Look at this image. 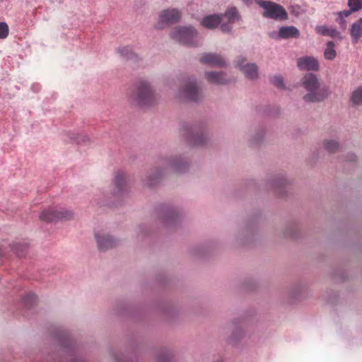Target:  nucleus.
Here are the masks:
<instances>
[{
  "label": "nucleus",
  "instance_id": "cd10ccee",
  "mask_svg": "<svg viewBox=\"0 0 362 362\" xmlns=\"http://www.w3.org/2000/svg\"><path fill=\"white\" fill-rule=\"evenodd\" d=\"M20 247H21V251L18 250L17 247H14L13 250L15 251V252L17 253L18 255L22 256L23 255V252L26 250L27 247L25 245H21Z\"/></svg>",
  "mask_w": 362,
  "mask_h": 362
},
{
  "label": "nucleus",
  "instance_id": "0eeeda50",
  "mask_svg": "<svg viewBox=\"0 0 362 362\" xmlns=\"http://www.w3.org/2000/svg\"><path fill=\"white\" fill-rule=\"evenodd\" d=\"M221 29L224 33L230 32L232 25L240 20V16L235 7L229 8L223 15H221Z\"/></svg>",
  "mask_w": 362,
  "mask_h": 362
},
{
  "label": "nucleus",
  "instance_id": "2f4dec72",
  "mask_svg": "<svg viewBox=\"0 0 362 362\" xmlns=\"http://www.w3.org/2000/svg\"><path fill=\"white\" fill-rule=\"evenodd\" d=\"M355 159V156L354 155H352L351 156V160H354Z\"/></svg>",
  "mask_w": 362,
  "mask_h": 362
},
{
  "label": "nucleus",
  "instance_id": "f8f14e48",
  "mask_svg": "<svg viewBox=\"0 0 362 362\" xmlns=\"http://www.w3.org/2000/svg\"><path fill=\"white\" fill-rule=\"evenodd\" d=\"M95 236L98 247L100 250H107L115 245V240L109 235L103 233H96Z\"/></svg>",
  "mask_w": 362,
  "mask_h": 362
},
{
  "label": "nucleus",
  "instance_id": "473e14b6",
  "mask_svg": "<svg viewBox=\"0 0 362 362\" xmlns=\"http://www.w3.org/2000/svg\"><path fill=\"white\" fill-rule=\"evenodd\" d=\"M173 166H174V168H175V169H177V165H174V164H173Z\"/></svg>",
  "mask_w": 362,
  "mask_h": 362
},
{
  "label": "nucleus",
  "instance_id": "7c9ffc66",
  "mask_svg": "<svg viewBox=\"0 0 362 362\" xmlns=\"http://www.w3.org/2000/svg\"><path fill=\"white\" fill-rule=\"evenodd\" d=\"M32 88H33V90L34 91L37 92V90H38V88H39V86H38V85H33V86H32Z\"/></svg>",
  "mask_w": 362,
  "mask_h": 362
},
{
  "label": "nucleus",
  "instance_id": "f257e3e1",
  "mask_svg": "<svg viewBox=\"0 0 362 362\" xmlns=\"http://www.w3.org/2000/svg\"><path fill=\"white\" fill-rule=\"evenodd\" d=\"M302 85L308 93L303 97L306 103H317L322 101L328 95L327 88H319V81L317 76L313 74H308L302 79Z\"/></svg>",
  "mask_w": 362,
  "mask_h": 362
},
{
  "label": "nucleus",
  "instance_id": "bb28decb",
  "mask_svg": "<svg viewBox=\"0 0 362 362\" xmlns=\"http://www.w3.org/2000/svg\"><path fill=\"white\" fill-rule=\"evenodd\" d=\"M192 143L194 145H199L202 143V135H197L194 138L192 139Z\"/></svg>",
  "mask_w": 362,
  "mask_h": 362
},
{
  "label": "nucleus",
  "instance_id": "6ab92c4d",
  "mask_svg": "<svg viewBox=\"0 0 362 362\" xmlns=\"http://www.w3.org/2000/svg\"><path fill=\"white\" fill-rule=\"evenodd\" d=\"M324 56L326 59L333 60L336 56L337 52L334 49V44L332 41H329L327 44V47L324 52Z\"/></svg>",
  "mask_w": 362,
  "mask_h": 362
},
{
  "label": "nucleus",
  "instance_id": "39448f33",
  "mask_svg": "<svg viewBox=\"0 0 362 362\" xmlns=\"http://www.w3.org/2000/svg\"><path fill=\"white\" fill-rule=\"evenodd\" d=\"M181 18V12L177 8H168L162 11L158 18L156 28L163 29L178 22Z\"/></svg>",
  "mask_w": 362,
  "mask_h": 362
},
{
  "label": "nucleus",
  "instance_id": "5701e85b",
  "mask_svg": "<svg viewBox=\"0 0 362 362\" xmlns=\"http://www.w3.org/2000/svg\"><path fill=\"white\" fill-rule=\"evenodd\" d=\"M325 148L327 151L333 153L338 149L339 144L335 141H327L325 142Z\"/></svg>",
  "mask_w": 362,
  "mask_h": 362
},
{
  "label": "nucleus",
  "instance_id": "dca6fc26",
  "mask_svg": "<svg viewBox=\"0 0 362 362\" xmlns=\"http://www.w3.org/2000/svg\"><path fill=\"white\" fill-rule=\"evenodd\" d=\"M315 30L318 34L324 36H329L331 37H337L339 36V33L333 27L317 25L315 28Z\"/></svg>",
  "mask_w": 362,
  "mask_h": 362
},
{
  "label": "nucleus",
  "instance_id": "423d86ee",
  "mask_svg": "<svg viewBox=\"0 0 362 362\" xmlns=\"http://www.w3.org/2000/svg\"><path fill=\"white\" fill-rule=\"evenodd\" d=\"M154 100L153 93L146 81H142L137 87L135 100L140 105H151Z\"/></svg>",
  "mask_w": 362,
  "mask_h": 362
},
{
  "label": "nucleus",
  "instance_id": "20e7f679",
  "mask_svg": "<svg viewBox=\"0 0 362 362\" xmlns=\"http://www.w3.org/2000/svg\"><path fill=\"white\" fill-rule=\"evenodd\" d=\"M73 216V213L64 208L49 207L40 214V218L45 222L69 220Z\"/></svg>",
  "mask_w": 362,
  "mask_h": 362
},
{
  "label": "nucleus",
  "instance_id": "9b49d317",
  "mask_svg": "<svg viewBox=\"0 0 362 362\" xmlns=\"http://www.w3.org/2000/svg\"><path fill=\"white\" fill-rule=\"evenodd\" d=\"M298 66L301 70L317 71L319 69L318 61L313 57H304L298 59Z\"/></svg>",
  "mask_w": 362,
  "mask_h": 362
},
{
  "label": "nucleus",
  "instance_id": "c85d7f7f",
  "mask_svg": "<svg viewBox=\"0 0 362 362\" xmlns=\"http://www.w3.org/2000/svg\"><path fill=\"white\" fill-rule=\"evenodd\" d=\"M254 0H243V1L244 2V4H247V5H249L250 4L252 3Z\"/></svg>",
  "mask_w": 362,
  "mask_h": 362
},
{
  "label": "nucleus",
  "instance_id": "f3484780",
  "mask_svg": "<svg viewBox=\"0 0 362 362\" xmlns=\"http://www.w3.org/2000/svg\"><path fill=\"white\" fill-rule=\"evenodd\" d=\"M350 33L354 42H357L362 36V18L353 23Z\"/></svg>",
  "mask_w": 362,
  "mask_h": 362
},
{
  "label": "nucleus",
  "instance_id": "4468645a",
  "mask_svg": "<svg viewBox=\"0 0 362 362\" xmlns=\"http://www.w3.org/2000/svg\"><path fill=\"white\" fill-rule=\"evenodd\" d=\"M221 17L218 14H212L205 16L201 21V24L209 29L216 28L221 24Z\"/></svg>",
  "mask_w": 362,
  "mask_h": 362
},
{
  "label": "nucleus",
  "instance_id": "412c9836",
  "mask_svg": "<svg viewBox=\"0 0 362 362\" xmlns=\"http://www.w3.org/2000/svg\"><path fill=\"white\" fill-rule=\"evenodd\" d=\"M351 11L349 10H344L342 11L337 12L336 14L337 16V21L342 26L345 25V20L344 18L349 17L351 13Z\"/></svg>",
  "mask_w": 362,
  "mask_h": 362
},
{
  "label": "nucleus",
  "instance_id": "a211bd4d",
  "mask_svg": "<svg viewBox=\"0 0 362 362\" xmlns=\"http://www.w3.org/2000/svg\"><path fill=\"white\" fill-rule=\"evenodd\" d=\"M206 78L209 82L215 84H223L226 83L224 75L221 72H207L206 73Z\"/></svg>",
  "mask_w": 362,
  "mask_h": 362
},
{
  "label": "nucleus",
  "instance_id": "ddd939ff",
  "mask_svg": "<svg viewBox=\"0 0 362 362\" xmlns=\"http://www.w3.org/2000/svg\"><path fill=\"white\" fill-rule=\"evenodd\" d=\"M200 62L211 66H222L225 65L224 59L221 56L213 53L204 54L201 58Z\"/></svg>",
  "mask_w": 362,
  "mask_h": 362
},
{
  "label": "nucleus",
  "instance_id": "9d476101",
  "mask_svg": "<svg viewBox=\"0 0 362 362\" xmlns=\"http://www.w3.org/2000/svg\"><path fill=\"white\" fill-rule=\"evenodd\" d=\"M199 90L194 81H189L180 91V97L187 100L196 101L199 98Z\"/></svg>",
  "mask_w": 362,
  "mask_h": 362
},
{
  "label": "nucleus",
  "instance_id": "1a4fd4ad",
  "mask_svg": "<svg viewBox=\"0 0 362 362\" xmlns=\"http://www.w3.org/2000/svg\"><path fill=\"white\" fill-rule=\"evenodd\" d=\"M246 59L240 57L237 60V66L245 75V76L250 79H255L258 76L257 66L254 63H246Z\"/></svg>",
  "mask_w": 362,
  "mask_h": 362
},
{
  "label": "nucleus",
  "instance_id": "4be33fe9",
  "mask_svg": "<svg viewBox=\"0 0 362 362\" xmlns=\"http://www.w3.org/2000/svg\"><path fill=\"white\" fill-rule=\"evenodd\" d=\"M348 6L351 12H356L362 8V0H348Z\"/></svg>",
  "mask_w": 362,
  "mask_h": 362
},
{
  "label": "nucleus",
  "instance_id": "2eb2a0df",
  "mask_svg": "<svg viewBox=\"0 0 362 362\" xmlns=\"http://www.w3.org/2000/svg\"><path fill=\"white\" fill-rule=\"evenodd\" d=\"M113 185L114 194L122 193L126 189V181L124 175L122 173H117L113 180Z\"/></svg>",
  "mask_w": 362,
  "mask_h": 362
},
{
  "label": "nucleus",
  "instance_id": "b1692460",
  "mask_svg": "<svg viewBox=\"0 0 362 362\" xmlns=\"http://www.w3.org/2000/svg\"><path fill=\"white\" fill-rule=\"evenodd\" d=\"M271 82L279 88H284V78L281 76H274L271 78Z\"/></svg>",
  "mask_w": 362,
  "mask_h": 362
},
{
  "label": "nucleus",
  "instance_id": "7ed1b4c3",
  "mask_svg": "<svg viewBox=\"0 0 362 362\" xmlns=\"http://www.w3.org/2000/svg\"><path fill=\"white\" fill-rule=\"evenodd\" d=\"M255 1L264 10L262 15L264 18L274 20L287 19V12L280 4L264 0H255Z\"/></svg>",
  "mask_w": 362,
  "mask_h": 362
},
{
  "label": "nucleus",
  "instance_id": "c756f323",
  "mask_svg": "<svg viewBox=\"0 0 362 362\" xmlns=\"http://www.w3.org/2000/svg\"><path fill=\"white\" fill-rule=\"evenodd\" d=\"M32 88H33V90L34 91L37 92V90H38V88H39V86H38V85H33V86H32Z\"/></svg>",
  "mask_w": 362,
  "mask_h": 362
},
{
  "label": "nucleus",
  "instance_id": "393cba45",
  "mask_svg": "<svg viewBox=\"0 0 362 362\" xmlns=\"http://www.w3.org/2000/svg\"><path fill=\"white\" fill-rule=\"evenodd\" d=\"M8 26L4 23H0V39H5L8 35Z\"/></svg>",
  "mask_w": 362,
  "mask_h": 362
},
{
  "label": "nucleus",
  "instance_id": "a878e982",
  "mask_svg": "<svg viewBox=\"0 0 362 362\" xmlns=\"http://www.w3.org/2000/svg\"><path fill=\"white\" fill-rule=\"evenodd\" d=\"M119 52L122 56L127 58H129V55L132 54V52L128 47H122L119 49Z\"/></svg>",
  "mask_w": 362,
  "mask_h": 362
},
{
  "label": "nucleus",
  "instance_id": "f03ea898",
  "mask_svg": "<svg viewBox=\"0 0 362 362\" xmlns=\"http://www.w3.org/2000/svg\"><path fill=\"white\" fill-rule=\"evenodd\" d=\"M173 40L188 46H195L198 43L197 33L192 26H178L170 33Z\"/></svg>",
  "mask_w": 362,
  "mask_h": 362
},
{
  "label": "nucleus",
  "instance_id": "aec40b11",
  "mask_svg": "<svg viewBox=\"0 0 362 362\" xmlns=\"http://www.w3.org/2000/svg\"><path fill=\"white\" fill-rule=\"evenodd\" d=\"M351 102L355 105L362 104V86L353 91L351 97Z\"/></svg>",
  "mask_w": 362,
  "mask_h": 362
},
{
  "label": "nucleus",
  "instance_id": "6e6552de",
  "mask_svg": "<svg viewBox=\"0 0 362 362\" xmlns=\"http://www.w3.org/2000/svg\"><path fill=\"white\" fill-rule=\"evenodd\" d=\"M299 35V30L293 25L282 26L279 30H274L269 33V36L274 40L297 37Z\"/></svg>",
  "mask_w": 362,
  "mask_h": 362
}]
</instances>
